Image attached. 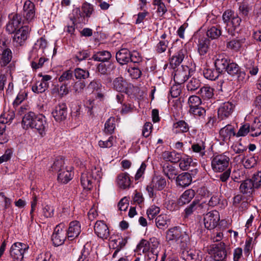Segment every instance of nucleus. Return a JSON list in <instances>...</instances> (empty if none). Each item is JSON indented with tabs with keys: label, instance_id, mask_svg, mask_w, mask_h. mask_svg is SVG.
<instances>
[{
	"label": "nucleus",
	"instance_id": "nucleus-1",
	"mask_svg": "<svg viewBox=\"0 0 261 261\" xmlns=\"http://www.w3.org/2000/svg\"><path fill=\"white\" fill-rule=\"evenodd\" d=\"M22 124L24 128L30 127L36 129L40 135L44 134L47 127L45 117L42 114L36 115L32 112L24 115Z\"/></svg>",
	"mask_w": 261,
	"mask_h": 261
},
{
	"label": "nucleus",
	"instance_id": "nucleus-2",
	"mask_svg": "<svg viewBox=\"0 0 261 261\" xmlns=\"http://www.w3.org/2000/svg\"><path fill=\"white\" fill-rule=\"evenodd\" d=\"M229 161V158L224 153L214 155L212 159V168L215 172H223L228 167Z\"/></svg>",
	"mask_w": 261,
	"mask_h": 261
},
{
	"label": "nucleus",
	"instance_id": "nucleus-3",
	"mask_svg": "<svg viewBox=\"0 0 261 261\" xmlns=\"http://www.w3.org/2000/svg\"><path fill=\"white\" fill-rule=\"evenodd\" d=\"M28 248V246L25 244L20 242L15 243L10 248V256L16 261H22L24 253Z\"/></svg>",
	"mask_w": 261,
	"mask_h": 261
},
{
	"label": "nucleus",
	"instance_id": "nucleus-4",
	"mask_svg": "<svg viewBox=\"0 0 261 261\" xmlns=\"http://www.w3.org/2000/svg\"><path fill=\"white\" fill-rule=\"evenodd\" d=\"M65 227L64 223L59 224L55 228L54 232L52 234L51 240L53 244L56 246H59L63 244L66 238V230H64Z\"/></svg>",
	"mask_w": 261,
	"mask_h": 261
},
{
	"label": "nucleus",
	"instance_id": "nucleus-5",
	"mask_svg": "<svg viewBox=\"0 0 261 261\" xmlns=\"http://www.w3.org/2000/svg\"><path fill=\"white\" fill-rule=\"evenodd\" d=\"M30 28L28 26H21L14 33L13 41L16 43V46H22L25 43L26 40L29 36Z\"/></svg>",
	"mask_w": 261,
	"mask_h": 261
},
{
	"label": "nucleus",
	"instance_id": "nucleus-6",
	"mask_svg": "<svg viewBox=\"0 0 261 261\" xmlns=\"http://www.w3.org/2000/svg\"><path fill=\"white\" fill-rule=\"evenodd\" d=\"M181 257L186 261H201L202 254L199 250L187 247L182 250Z\"/></svg>",
	"mask_w": 261,
	"mask_h": 261
},
{
	"label": "nucleus",
	"instance_id": "nucleus-7",
	"mask_svg": "<svg viewBox=\"0 0 261 261\" xmlns=\"http://www.w3.org/2000/svg\"><path fill=\"white\" fill-rule=\"evenodd\" d=\"M220 220L219 212L217 211H212L204 216V224L205 227L208 229L215 228L218 225Z\"/></svg>",
	"mask_w": 261,
	"mask_h": 261
},
{
	"label": "nucleus",
	"instance_id": "nucleus-8",
	"mask_svg": "<svg viewBox=\"0 0 261 261\" xmlns=\"http://www.w3.org/2000/svg\"><path fill=\"white\" fill-rule=\"evenodd\" d=\"M191 174L188 172H183L179 174L176 177V184L177 186L180 187H186L189 186L192 182V175H195L198 170L196 168L191 169Z\"/></svg>",
	"mask_w": 261,
	"mask_h": 261
},
{
	"label": "nucleus",
	"instance_id": "nucleus-9",
	"mask_svg": "<svg viewBox=\"0 0 261 261\" xmlns=\"http://www.w3.org/2000/svg\"><path fill=\"white\" fill-rule=\"evenodd\" d=\"M190 74V69L187 66H180L174 71V81L178 85L184 83L188 79Z\"/></svg>",
	"mask_w": 261,
	"mask_h": 261
},
{
	"label": "nucleus",
	"instance_id": "nucleus-10",
	"mask_svg": "<svg viewBox=\"0 0 261 261\" xmlns=\"http://www.w3.org/2000/svg\"><path fill=\"white\" fill-rule=\"evenodd\" d=\"M23 15L28 22L32 21L36 17L35 6L30 0H27L23 7Z\"/></svg>",
	"mask_w": 261,
	"mask_h": 261
},
{
	"label": "nucleus",
	"instance_id": "nucleus-11",
	"mask_svg": "<svg viewBox=\"0 0 261 261\" xmlns=\"http://www.w3.org/2000/svg\"><path fill=\"white\" fill-rule=\"evenodd\" d=\"M24 24V21H22L21 17L18 14H14L6 25V31L9 34L14 33L20 27Z\"/></svg>",
	"mask_w": 261,
	"mask_h": 261
},
{
	"label": "nucleus",
	"instance_id": "nucleus-12",
	"mask_svg": "<svg viewBox=\"0 0 261 261\" xmlns=\"http://www.w3.org/2000/svg\"><path fill=\"white\" fill-rule=\"evenodd\" d=\"M230 62V60L226 55L224 54H219L216 56L215 66L221 74L225 72Z\"/></svg>",
	"mask_w": 261,
	"mask_h": 261
},
{
	"label": "nucleus",
	"instance_id": "nucleus-13",
	"mask_svg": "<svg viewBox=\"0 0 261 261\" xmlns=\"http://www.w3.org/2000/svg\"><path fill=\"white\" fill-rule=\"evenodd\" d=\"M94 230L98 237L103 240L107 239L110 236V230L103 221H97L94 225Z\"/></svg>",
	"mask_w": 261,
	"mask_h": 261
},
{
	"label": "nucleus",
	"instance_id": "nucleus-14",
	"mask_svg": "<svg viewBox=\"0 0 261 261\" xmlns=\"http://www.w3.org/2000/svg\"><path fill=\"white\" fill-rule=\"evenodd\" d=\"M234 105L230 102H225L222 103L218 109V118L221 120L229 117L232 113Z\"/></svg>",
	"mask_w": 261,
	"mask_h": 261
},
{
	"label": "nucleus",
	"instance_id": "nucleus-15",
	"mask_svg": "<svg viewBox=\"0 0 261 261\" xmlns=\"http://www.w3.org/2000/svg\"><path fill=\"white\" fill-rule=\"evenodd\" d=\"M207 204L205 202L200 203L198 200H194L185 210L186 216H189L194 212L202 213L205 211L207 207Z\"/></svg>",
	"mask_w": 261,
	"mask_h": 261
},
{
	"label": "nucleus",
	"instance_id": "nucleus-16",
	"mask_svg": "<svg viewBox=\"0 0 261 261\" xmlns=\"http://www.w3.org/2000/svg\"><path fill=\"white\" fill-rule=\"evenodd\" d=\"M52 115L55 120L61 122L65 120L67 117V108L65 103L59 104L52 112Z\"/></svg>",
	"mask_w": 261,
	"mask_h": 261
},
{
	"label": "nucleus",
	"instance_id": "nucleus-17",
	"mask_svg": "<svg viewBox=\"0 0 261 261\" xmlns=\"http://www.w3.org/2000/svg\"><path fill=\"white\" fill-rule=\"evenodd\" d=\"M187 56V49L186 47L181 46L179 50L173 56L170 62L172 68L175 69L179 67L185 57Z\"/></svg>",
	"mask_w": 261,
	"mask_h": 261
},
{
	"label": "nucleus",
	"instance_id": "nucleus-18",
	"mask_svg": "<svg viewBox=\"0 0 261 261\" xmlns=\"http://www.w3.org/2000/svg\"><path fill=\"white\" fill-rule=\"evenodd\" d=\"M213 249L214 258L215 261L225 260L227 253L224 243L220 242L218 244L214 245Z\"/></svg>",
	"mask_w": 261,
	"mask_h": 261
},
{
	"label": "nucleus",
	"instance_id": "nucleus-19",
	"mask_svg": "<svg viewBox=\"0 0 261 261\" xmlns=\"http://www.w3.org/2000/svg\"><path fill=\"white\" fill-rule=\"evenodd\" d=\"M183 238L182 233L179 227H174L166 231V239L168 242H177Z\"/></svg>",
	"mask_w": 261,
	"mask_h": 261
},
{
	"label": "nucleus",
	"instance_id": "nucleus-20",
	"mask_svg": "<svg viewBox=\"0 0 261 261\" xmlns=\"http://www.w3.org/2000/svg\"><path fill=\"white\" fill-rule=\"evenodd\" d=\"M81 225L79 221H73L70 223L69 228L66 231L68 239H72L77 237L81 232Z\"/></svg>",
	"mask_w": 261,
	"mask_h": 261
},
{
	"label": "nucleus",
	"instance_id": "nucleus-21",
	"mask_svg": "<svg viewBox=\"0 0 261 261\" xmlns=\"http://www.w3.org/2000/svg\"><path fill=\"white\" fill-rule=\"evenodd\" d=\"M130 51L127 48L120 49L116 54V59L121 65H125L130 62Z\"/></svg>",
	"mask_w": 261,
	"mask_h": 261
},
{
	"label": "nucleus",
	"instance_id": "nucleus-22",
	"mask_svg": "<svg viewBox=\"0 0 261 261\" xmlns=\"http://www.w3.org/2000/svg\"><path fill=\"white\" fill-rule=\"evenodd\" d=\"M130 179L128 173H121L117 178V184L119 188L122 189H125L129 188L130 185Z\"/></svg>",
	"mask_w": 261,
	"mask_h": 261
},
{
	"label": "nucleus",
	"instance_id": "nucleus-23",
	"mask_svg": "<svg viewBox=\"0 0 261 261\" xmlns=\"http://www.w3.org/2000/svg\"><path fill=\"white\" fill-rule=\"evenodd\" d=\"M195 193L192 189H188L185 191L180 196L177 201L178 204L182 206L187 204L194 198Z\"/></svg>",
	"mask_w": 261,
	"mask_h": 261
},
{
	"label": "nucleus",
	"instance_id": "nucleus-24",
	"mask_svg": "<svg viewBox=\"0 0 261 261\" xmlns=\"http://www.w3.org/2000/svg\"><path fill=\"white\" fill-rule=\"evenodd\" d=\"M107 63L102 62L97 65L96 70L102 75L110 74L115 68V66L112 63L106 62Z\"/></svg>",
	"mask_w": 261,
	"mask_h": 261
},
{
	"label": "nucleus",
	"instance_id": "nucleus-25",
	"mask_svg": "<svg viewBox=\"0 0 261 261\" xmlns=\"http://www.w3.org/2000/svg\"><path fill=\"white\" fill-rule=\"evenodd\" d=\"M112 55L110 52L107 50H101L95 53L92 57V59L95 61L106 62L111 58Z\"/></svg>",
	"mask_w": 261,
	"mask_h": 261
},
{
	"label": "nucleus",
	"instance_id": "nucleus-26",
	"mask_svg": "<svg viewBox=\"0 0 261 261\" xmlns=\"http://www.w3.org/2000/svg\"><path fill=\"white\" fill-rule=\"evenodd\" d=\"M94 180H95L87 172L83 173L81 175V183L85 190H90L92 188Z\"/></svg>",
	"mask_w": 261,
	"mask_h": 261
},
{
	"label": "nucleus",
	"instance_id": "nucleus-27",
	"mask_svg": "<svg viewBox=\"0 0 261 261\" xmlns=\"http://www.w3.org/2000/svg\"><path fill=\"white\" fill-rule=\"evenodd\" d=\"M219 134L223 140L229 139L232 136H236L234 128L230 124H227L221 128L219 131Z\"/></svg>",
	"mask_w": 261,
	"mask_h": 261
},
{
	"label": "nucleus",
	"instance_id": "nucleus-28",
	"mask_svg": "<svg viewBox=\"0 0 261 261\" xmlns=\"http://www.w3.org/2000/svg\"><path fill=\"white\" fill-rule=\"evenodd\" d=\"M189 128V124L184 120H179L173 125V130L175 134L187 133Z\"/></svg>",
	"mask_w": 261,
	"mask_h": 261
},
{
	"label": "nucleus",
	"instance_id": "nucleus-29",
	"mask_svg": "<svg viewBox=\"0 0 261 261\" xmlns=\"http://www.w3.org/2000/svg\"><path fill=\"white\" fill-rule=\"evenodd\" d=\"M163 158L167 161L172 163H177L181 160V154L175 151H166L163 152Z\"/></svg>",
	"mask_w": 261,
	"mask_h": 261
},
{
	"label": "nucleus",
	"instance_id": "nucleus-30",
	"mask_svg": "<svg viewBox=\"0 0 261 261\" xmlns=\"http://www.w3.org/2000/svg\"><path fill=\"white\" fill-rule=\"evenodd\" d=\"M113 88L118 92H123L126 90L127 83L122 77H118L113 82Z\"/></svg>",
	"mask_w": 261,
	"mask_h": 261
},
{
	"label": "nucleus",
	"instance_id": "nucleus-31",
	"mask_svg": "<svg viewBox=\"0 0 261 261\" xmlns=\"http://www.w3.org/2000/svg\"><path fill=\"white\" fill-rule=\"evenodd\" d=\"M246 39L242 37L237 39L232 40L227 43L226 46L228 48L234 51H239L242 45L245 43Z\"/></svg>",
	"mask_w": 261,
	"mask_h": 261
},
{
	"label": "nucleus",
	"instance_id": "nucleus-32",
	"mask_svg": "<svg viewBox=\"0 0 261 261\" xmlns=\"http://www.w3.org/2000/svg\"><path fill=\"white\" fill-rule=\"evenodd\" d=\"M254 189L253 184L250 179L244 180L240 186V191L243 194H251Z\"/></svg>",
	"mask_w": 261,
	"mask_h": 261
},
{
	"label": "nucleus",
	"instance_id": "nucleus-33",
	"mask_svg": "<svg viewBox=\"0 0 261 261\" xmlns=\"http://www.w3.org/2000/svg\"><path fill=\"white\" fill-rule=\"evenodd\" d=\"M197 93L203 100H207L213 97L214 89L210 86H203L200 88Z\"/></svg>",
	"mask_w": 261,
	"mask_h": 261
},
{
	"label": "nucleus",
	"instance_id": "nucleus-34",
	"mask_svg": "<svg viewBox=\"0 0 261 261\" xmlns=\"http://www.w3.org/2000/svg\"><path fill=\"white\" fill-rule=\"evenodd\" d=\"M210 41L208 39L203 38L199 40L198 44V52L200 55H205L209 49Z\"/></svg>",
	"mask_w": 261,
	"mask_h": 261
},
{
	"label": "nucleus",
	"instance_id": "nucleus-35",
	"mask_svg": "<svg viewBox=\"0 0 261 261\" xmlns=\"http://www.w3.org/2000/svg\"><path fill=\"white\" fill-rule=\"evenodd\" d=\"M72 179L71 170L63 168V170L58 173V180L63 184H66Z\"/></svg>",
	"mask_w": 261,
	"mask_h": 261
},
{
	"label": "nucleus",
	"instance_id": "nucleus-36",
	"mask_svg": "<svg viewBox=\"0 0 261 261\" xmlns=\"http://www.w3.org/2000/svg\"><path fill=\"white\" fill-rule=\"evenodd\" d=\"M87 172L95 180H99L102 176L101 168L98 164L91 165L90 170Z\"/></svg>",
	"mask_w": 261,
	"mask_h": 261
},
{
	"label": "nucleus",
	"instance_id": "nucleus-37",
	"mask_svg": "<svg viewBox=\"0 0 261 261\" xmlns=\"http://www.w3.org/2000/svg\"><path fill=\"white\" fill-rule=\"evenodd\" d=\"M205 144L203 141L194 143L191 146L192 151L195 153H198L201 156L205 154Z\"/></svg>",
	"mask_w": 261,
	"mask_h": 261
},
{
	"label": "nucleus",
	"instance_id": "nucleus-38",
	"mask_svg": "<svg viewBox=\"0 0 261 261\" xmlns=\"http://www.w3.org/2000/svg\"><path fill=\"white\" fill-rule=\"evenodd\" d=\"M251 136L257 137L261 134V119L255 118L251 124Z\"/></svg>",
	"mask_w": 261,
	"mask_h": 261
},
{
	"label": "nucleus",
	"instance_id": "nucleus-39",
	"mask_svg": "<svg viewBox=\"0 0 261 261\" xmlns=\"http://www.w3.org/2000/svg\"><path fill=\"white\" fill-rule=\"evenodd\" d=\"M1 60L0 64L1 66H6L12 60V54L10 49L1 51Z\"/></svg>",
	"mask_w": 261,
	"mask_h": 261
},
{
	"label": "nucleus",
	"instance_id": "nucleus-40",
	"mask_svg": "<svg viewBox=\"0 0 261 261\" xmlns=\"http://www.w3.org/2000/svg\"><path fill=\"white\" fill-rule=\"evenodd\" d=\"M179 167L182 170H191V167H193L194 163L193 162L192 159L189 156H186L179 161Z\"/></svg>",
	"mask_w": 261,
	"mask_h": 261
},
{
	"label": "nucleus",
	"instance_id": "nucleus-41",
	"mask_svg": "<svg viewBox=\"0 0 261 261\" xmlns=\"http://www.w3.org/2000/svg\"><path fill=\"white\" fill-rule=\"evenodd\" d=\"M222 34L220 26H213L209 28L206 32L207 36L211 39H217Z\"/></svg>",
	"mask_w": 261,
	"mask_h": 261
},
{
	"label": "nucleus",
	"instance_id": "nucleus-42",
	"mask_svg": "<svg viewBox=\"0 0 261 261\" xmlns=\"http://www.w3.org/2000/svg\"><path fill=\"white\" fill-rule=\"evenodd\" d=\"M86 87V83L83 81H76L71 85V91H72L75 95L83 93Z\"/></svg>",
	"mask_w": 261,
	"mask_h": 261
},
{
	"label": "nucleus",
	"instance_id": "nucleus-43",
	"mask_svg": "<svg viewBox=\"0 0 261 261\" xmlns=\"http://www.w3.org/2000/svg\"><path fill=\"white\" fill-rule=\"evenodd\" d=\"M169 219L166 215L162 214L158 216L155 219V224L159 229H164L168 226Z\"/></svg>",
	"mask_w": 261,
	"mask_h": 261
},
{
	"label": "nucleus",
	"instance_id": "nucleus-44",
	"mask_svg": "<svg viewBox=\"0 0 261 261\" xmlns=\"http://www.w3.org/2000/svg\"><path fill=\"white\" fill-rule=\"evenodd\" d=\"M220 74L216 69L214 70V69L206 68L204 69L203 71V74L204 77L212 81L216 80L219 77Z\"/></svg>",
	"mask_w": 261,
	"mask_h": 261
},
{
	"label": "nucleus",
	"instance_id": "nucleus-45",
	"mask_svg": "<svg viewBox=\"0 0 261 261\" xmlns=\"http://www.w3.org/2000/svg\"><path fill=\"white\" fill-rule=\"evenodd\" d=\"M115 128V118L111 117L106 121L105 124V133L108 135L112 134Z\"/></svg>",
	"mask_w": 261,
	"mask_h": 261
},
{
	"label": "nucleus",
	"instance_id": "nucleus-46",
	"mask_svg": "<svg viewBox=\"0 0 261 261\" xmlns=\"http://www.w3.org/2000/svg\"><path fill=\"white\" fill-rule=\"evenodd\" d=\"M164 174L170 179L172 180L176 178L177 171L171 165H167L163 167Z\"/></svg>",
	"mask_w": 261,
	"mask_h": 261
},
{
	"label": "nucleus",
	"instance_id": "nucleus-47",
	"mask_svg": "<svg viewBox=\"0 0 261 261\" xmlns=\"http://www.w3.org/2000/svg\"><path fill=\"white\" fill-rule=\"evenodd\" d=\"M75 78L79 80H85L89 77L90 74L88 70L80 68H76L74 70Z\"/></svg>",
	"mask_w": 261,
	"mask_h": 261
},
{
	"label": "nucleus",
	"instance_id": "nucleus-48",
	"mask_svg": "<svg viewBox=\"0 0 261 261\" xmlns=\"http://www.w3.org/2000/svg\"><path fill=\"white\" fill-rule=\"evenodd\" d=\"M64 161L61 158L57 159L53 165L51 166L50 170L53 172H58L59 173L60 171L63 170L64 167Z\"/></svg>",
	"mask_w": 261,
	"mask_h": 261
},
{
	"label": "nucleus",
	"instance_id": "nucleus-49",
	"mask_svg": "<svg viewBox=\"0 0 261 261\" xmlns=\"http://www.w3.org/2000/svg\"><path fill=\"white\" fill-rule=\"evenodd\" d=\"M201 86L200 80L196 78H192L187 85L188 91H194L197 90Z\"/></svg>",
	"mask_w": 261,
	"mask_h": 261
},
{
	"label": "nucleus",
	"instance_id": "nucleus-50",
	"mask_svg": "<svg viewBox=\"0 0 261 261\" xmlns=\"http://www.w3.org/2000/svg\"><path fill=\"white\" fill-rule=\"evenodd\" d=\"M48 87V84L45 82H37L36 84L32 86L33 92L37 93H41L44 92Z\"/></svg>",
	"mask_w": 261,
	"mask_h": 261
},
{
	"label": "nucleus",
	"instance_id": "nucleus-51",
	"mask_svg": "<svg viewBox=\"0 0 261 261\" xmlns=\"http://www.w3.org/2000/svg\"><path fill=\"white\" fill-rule=\"evenodd\" d=\"M241 70L239 65L233 62L229 63V65L227 67V70L225 71L228 74L231 76L237 75V73Z\"/></svg>",
	"mask_w": 261,
	"mask_h": 261
},
{
	"label": "nucleus",
	"instance_id": "nucleus-52",
	"mask_svg": "<svg viewBox=\"0 0 261 261\" xmlns=\"http://www.w3.org/2000/svg\"><path fill=\"white\" fill-rule=\"evenodd\" d=\"M239 10L240 14L246 18L248 16L251 7L248 3L244 2L240 4Z\"/></svg>",
	"mask_w": 261,
	"mask_h": 261
},
{
	"label": "nucleus",
	"instance_id": "nucleus-53",
	"mask_svg": "<svg viewBox=\"0 0 261 261\" xmlns=\"http://www.w3.org/2000/svg\"><path fill=\"white\" fill-rule=\"evenodd\" d=\"M7 121H0V144H2L8 142V139L5 134Z\"/></svg>",
	"mask_w": 261,
	"mask_h": 261
},
{
	"label": "nucleus",
	"instance_id": "nucleus-54",
	"mask_svg": "<svg viewBox=\"0 0 261 261\" xmlns=\"http://www.w3.org/2000/svg\"><path fill=\"white\" fill-rule=\"evenodd\" d=\"M137 249L142 251L143 253H146L150 250L149 241H148L145 239H142L137 245Z\"/></svg>",
	"mask_w": 261,
	"mask_h": 261
},
{
	"label": "nucleus",
	"instance_id": "nucleus-55",
	"mask_svg": "<svg viewBox=\"0 0 261 261\" xmlns=\"http://www.w3.org/2000/svg\"><path fill=\"white\" fill-rule=\"evenodd\" d=\"M160 208L156 205H152L147 210V215L150 220H152L160 213Z\"/></svg>",
	"mask_w": 261,
	"mask_h": 261
},
{
	"label": "nucleus",
	"instance_id": "nucleus-56",
	"mask_svg": "<svg viewBox=\"0 0 261 261\" xmlns=\"http://www.w3.org/2000/svg\"><path fill=\"white\" fill-rule=\"evenodd\" d=\"M188 102L191 109L198 107L201 103L202 101L199 96L192 95L189 98Z\"/></svg>",
	"mask_w": 261,
	"mask_h": 261
},
{
	"label": "nucleus",
	"instance_id": "nucleus-57",
	"mask_svg": "<svg viewBox=\"0 0 261 261\" xmlns=\"http://www.w3.org/2000/svg\"><path fill=\"white\" fill-rule=\"evenodd\" d=\"M246 69L251 75H256L258 71V68L257 66L255 65L254 62L252 60H249L246 64Z\"/></svg>",
	"mask_w": 261,
	"mask_h": 261
},
{
	"label": "nucleus",
	"instance_id": "nucleus-58",
	"mask_svg": "<svg viewBox=\"0 0 261 261\" xmlns=\"http://www.w3.org/2000/svg\"><path fill=\"white\" fill-rule=\"evenodd\" d=\"M249 132L251 133L250 125L248 123H246L240 127L238 133H236V137H240L245 136Z\"/></svg>",
	"mask_w": 261,
	"mask_h": 261
},
{
	"label": "nucleus",
	"instance_id": "nucleus-59",
	"mask_svg": "<svg viewBox=\"0 0 261 261\" xmlns=\"http://www.w3.org/2000/svg\"><path fill=\"white\" fill-rule=\"evenodd\" d=\"M150 251L159 253L160 251V243L158 239L155 238H150L149 240Z\"/></svg>",
	"mask_w": 261,
	"mask_h": 261
},
{
	"label": "nucleus",
	"instance_id": "nucleus-60",
	"mask_svg": "<svg viewBox=\"0 0 261 261\" xmlns=\"http://www.w3.org/2000/svg\"><path fill=\"white\" fill-rule=\"evenodd\" d=\"M251 179L255 189H258L261 186V172L254 173Z\"/></svg>",
	"mask_w": 261,
	"mask_h": 261
},
{
	"label": "nucleus",
	"instance_id": "nucleus-61",
	"mask_svg": "<svg viewBox=\"0 0 261 261\" xmlns=\"http://www.w3.org/2000/svg\"><path fill=\"white\" fill-rule=\"evenodd\" d=\"M112 242L114 243V244L113 245V248L119 249V250H120L125 246L127 243V239L126 238H119L117 240H112Z\"/></svg>",
	"mask_w": 261,
	"mask_h": 261
},
{
	"label": "nucleus",
	"instance_id": "nucleus-62",
	"mask_svg": "<svg viewBox=\"0 0 261 261\" xmlns=\"http://www.w3.org/2000/svg\"><path fill=\"white\" fill-rule=\"evenodd\" d=\"M190 112L197 117H203L205 115V110L202 107H197L190 109Z\"/></svg>",
	"mask_w": 261,
	"mask_h": 261
},
{
	"label": "nucleus",
	"instance_id": "nucleus-63",
	"mask_svg": "<svg viewBox=\"0 0 261 261\" xmlns=\"http://www.w3.org/2000/svg\"><path fill=\"white\" fill-rule=\"evenodd\" d=\"M102 85L98 80H94L91 81L87 86V89L91 91H98Z\"/></svg>",
	"mask_w": 261,
	"mask_h": 261
},
{
	"label": "nucleus",
	"instance_id": "nucleus-64",
	"mask_svg": "<svg viewBox=\"0 0 261 261\" xmlns=\"http://www.w3.org/2000/svg\"><path fill=\"white\" fill-rule=\"evenodd\" d=\"M144 254L145 255V260L146 261H156L159 253L151 251L149 250Z\"/></svg>",
	"mask_w": 261,
	"mask_h": 261
}]
</instances>
